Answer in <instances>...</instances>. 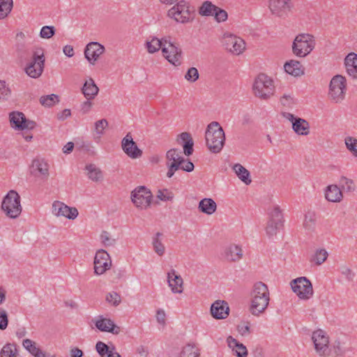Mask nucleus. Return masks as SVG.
Returning <instances> with one entry per match:
<instances>
[{
	"instance_id": "f257e3e1",
	"label": "nucleus",
	"mask_w": 357,
	"mask_h": 357,
	"mask_svg": "<svg viewBox=\"0 0 357 357\" xmlns=\"http://www.w3.org/2000/svg\"><path fill=\"white\" fill-rule=\"evenodd\" d=\"M270 301L268 286L262 282L255 283L250 292V313L259 317L267 309Z\"/></svg>"
},
{
	"instance_id": "f03ea898",
	"label": "nucleus",
	"mask_w": 357,
	"mask_h": 357,
	"mask_svg": "<svg viewBox=\"0 0 357 357\" xmlns=\"http://www.w3.org/2000/svg\"><path fill=\"white\" fill-rule=\"evenodd\" d=\"M206 143L208 149L213 153H218L222 149L225 135L219 123L213 121L207 126L205 133Z\"/></svg>"
},
{
	"instance_id": "7ed1b4c3",
	"label": "nucleus",
	"mask_w": 357,
	"mask_h": 357,
	"mask_svg": "<svg viewBox=\"0 0 357 357\" xmlns=\"http://www.w3.org/2000/svg\"><path fill=\"white\" fill-rule=\"evenodd\" d=\"M315 41L312 35L301 33L296 36L292 45L293 53L299 57H305L314 48Z\"/></svg>"
},
{
	"instance_id": "20e7f679",
	"label": "nucleus",
	"mask_w": 357,
	"mask_h": 357,
	"mask_svg": "<svg viewBox=\"0 0 357 357\" xmlns=\"http://www.w3.org/2000/svg\"><path fill=\"white\" fill-rule=\"evenodd\" d=\"M253 91L255 95L261 99L269 98L275 91L273 79L265 74L259 75L255 79Z\"/></svg>"
},
{
	"instance_id": "39448f33",
	"label": "nucleus",
	"mask_w": 357,
	"mask_h": 357,
	"mask_svg": "<svg viewBox=\"0 0 357 357\" xmlns=\"http://www.w3.org/2000/svg\"><path fill=\"white\" fill-rule=\"evenodd\" d=\"M1 208L10 218H17L22 212L20 197L17 192L10 190L3 198Z\"/></svg>"
},
{
	"instance_id": "423d86ee",
	"label": "nucleus",
	"mask_w": 357,
	"mask_h": 357,
	"mask_svg": "<svg viewBox=\"0 0 357 357\" xmlns=\"http://www.w3.org/2000/svg\"><path fill=\"white\" fill-rule=\"evenodd\" d=\"M346 86V78L341 75H335L329 85V99L335 103L341 102L345 97Z\"/></svg>"
},
{
	"instance_id": "0eeeda50",
	"label": "nucleus",
	"mask_w": 357,
	"mask_h": 357,
	"mask_svg": "<svg viewBox=\"0 0 357 357\" xmlns=\"http://www.w3.org/2000/svg\"><path fill=\"white\" fill-rule=\"evenodd\" d=\"M45 56L43 49L40 47L35 48L33 51L31 61L25 68L26 73L31 77H39L44 69Z\"/></svg>"
},
{
	"instance_id": "6e6552de",
	"label": "nucleus",
	"mask_w": 357,
	"mask_h": 357,
	"mask_svg": "<svg viewBox=\"0 0 357 357\" xmlns=\"http://www.w3.org/2000/svg\"><path fill=\"white\" fill-rule=\"evenodd\" d=\"M131 201L134 205L140 209L148 208L153 199L150 190L145 186H138L131 192Z\"/></svg>"
},
{
	"instance_id": "1a4fd4ad",
	"label": "nucleus",
	"mask_w": 357,
	"mask_h": 357,
	"mask_svg": "<svg viewBox=\"0 0 357 357\" xmlns=\"http://www.w3.org/2000/svg\"><path fill=\"white\" fill-rule=\"evenodd\" d=\"M293 291L303 300H307L313 295L311 282L305 277L298 278L291 282Z\"/></svg>"
},
{
	"instance_id": "9d476101",
	"label": "nucleus",
	"mask_w": 357,
	"mask_h": 357,
	"mask_svg": "<svg viewBox=\"0 0 357 357\" xmlns=\"http://www.w3.org/2000/svg\"><path fill=\"white\" fill-rule=\"evenodd\" d=\"M164 46L162 48V56L172 65L180 66L183 59L181 49L171 41L170 37Z\"/></svg>"
},
{
	"instance_id": "9b49d317",
	"label": "nucleus",
	"mask_w": 357,
	"mask_h": 357,
	"mask_svg": "<svg viewBox=\"0 0 357 357\" xmlns=\"http://www.w3.org/2000/svg\"><path fill=\"white\" fill-rule=\"evenodd\" d=\"M283 215L278 206H274L269 209L268 220L266 227V234L268 236L275 235L278 230L282 226Z\"/></svg>"
},
{
	"instance_id": "f8f14e48",
	"label": "nucleus",
	"mask_w": 357,
	"mask_h": 357,
	"mask_svg": "<svg viewBox=\"0 0 357 357\" xmlns=\"http://www.w3.org/2000/svg\"><path fill=\"white\" fill-rule=\"evenodd\" d=\"M313 341L316 352L320 356H327L330 354L329 340L326 333L322 330H317L312 333Z\"/></svg>"
},
{
	"instance_id": "ddd939ff",
	"label": "nucleus",
	"mask_w": 357,
	"mask_h": 357,
	"mask_svg": "<svg viewBox=\"0 0 357 357\" xmlns=\"http://www.w3.org/2000/svg\"><path fill=\"white\" fill-rule=\"evenodd\" d=\"M223 44L225 48L234 54L239 55L245 49L244 40L232 34H225Z\"/></svg>"
},
{
	"instance_id": "4468645a",
	"label": "nucleus",
	"mask_w": 357,
	"mask_h": 357,
	"mask_svg": "<svg viewBox=\"0 0 357 357\" xmlns=\"http://www.w3.org/2000/svg\"><path fill=\"white\" fill-rule=\"evenodd\" d=\"M112 261L109 254L104 250L97 251L94 258V273L96 275L103 274L109 269Z\"/></svg>"
},
{
	"instance_id": "2eb2a0df",
	"label": "nucleus",
	"mask_w": 357,
	"mask_h": 357,
	"mask_svg": "<svg viewBox=\"0 0 357 357\" xmlns=\"http://www.w3.org/2000/svg\"><path fill=\"white\" fill-rule=\"evenodd\" d=\"M166 158L169 161H172L170 164H167L168 171L167 176L171 178L175 172L179 169L180 166L185 162V159L181 155V152L176 149L169 150L166 153Z\"/></svg>"
},
{
	"instance_id": "dca6fc26",
	"label": "nucleus",
	"mask_w": 357,
	"mask_h": 357,
	"mask_svg": "<svg viewBox=\"0 0 357 357\" xmlns=\"http://www.w3.org/2000/svg\"><path fill=\"white\" fill-rule=\"evenodd\" d=\"M121 148L124 153L130 158L136 159L142 155V151L138 148L135 142L133 141L130 132H128L121 141Z\"/></svg>"
},
{
	"instance_id": "f3484780",
	"label": "nucleus",
	"mask_w": 357,
	"mask_h": 357,
	"mask_svg": "<svg viewBox=\"0 0 357 357\" xmlns=\"http://www.w3.org/2000/svg\"><path fill=\"white\" fill-rule=\"evenodd\" d=\"M292 7L291 0H270L269 1L271 12L280 17H286Z\"/></svg>"
},
{
	"instance_id": "a211bd4d",
	"label": "nucleus",
	"mask_w": 357,
	"mask_h": 357,
	"mask_svg": "<svg viewBox=\"0 0 357 357\" xmlns=\"http://www.w3.org/2000/svg\"><path fill=\"white\" fill-rule=\"evenodd\" d=\"M52 213L56 216H63L70 220L75 219L78 215V211L76 208L70 207L59 201H55L53 203Z\"/></svg>"
},
{
	"instance_id": "6ab92c4d",
	"label": "nucleus",
	"mask_w": 357,
	"mask_h": 357,
	"mask_svg": "<svg viewBox=\"0 0 357 357\" xmlns=\"http://www.w3.org/2000/svg\"><path fill=\"white\" fill-rule=\"evenodd\" d=\"M105 50V47L99 43L91 42L86 46L84 56L91 64L94 65Z\"/></svg>"
},
{
	"instance_id": "aec40b11",
	"label": "nucleus",
	"mask_w": 357,
	"mask_h": 357,
	"mask_svg": "<svg viewBox=\"0 0 357 357\" xmlns=\"http://www.w3.org/2000/svg\"><path fill=\"white\" fill-rule=\"evenodd\" d=\"M228 303L224 301H216L211 307V315L217 319H225L229 315Z\"/></svg>"
},
{
	"instance_id": "412c9836",
	"label": "nucleus",
	"mask_w": 357,
	"mask_h": 357,
	"mask_svg": "<svg viewBox=\"0 0 357 357\" xmlns=\"http://www.w3.org/2000/svg\"><path fill=\"white\" fill-rule=\"evenodd\" d=\"M167 282L173 293L181 294L183 292V279L181 275L176 274L174 270H172L167 273Z\"/></svg>"
},
{
	"instance_id": "4be33fe9",
	"label": "nucleus",
	"mask_w": 357,
	"mask_h": 357,
	"mask_svg": "<svg viewBox=\"0 0 357 357\" xmlns=\"http://www.w3.org/2000/svg\"><path fill=\"white\" fill-rule=\"evenodd\" d=\"M96 349L100 357H120L114 344L108 345L103 342L98 341L96 344Z\"/></svg>"
},
{
	"instance_id": "5701e85b",
	"label": "nucleus",
	"mask_w": 357,
	"mask_h": 357,
	"mask_svg": "<svg viewBox=\"0 0 357 357\" xmlns=\"http://www.w3.org/2000/svg\"><path fill=\"white\" fill-rule=\"evenodd\" d=\"M96 326L101 331L109 332L114 335H118L121 331L120 327L109 319L102 318L98 320Z\"/></svg>"
},
{
	"instance_id": "b1692460",
	"label": "nucleus",
	"mask_w": 357,
	"mask_h": 357,
	"mask_svg": "<svg viewBox=\"0 0 357 357\" xmlns=\"http://www.w3.org/2000/svg\"><path fill=\"white\" fill-rule=\"evenodd\" d=\"M344 66L347 74L354 79H357V54L351 52L344 59Z\"/></svg>"
},
{
	"instance_id": "393cba45",
	"label": "nucleus",
	"mask_w": 357,
	"mask_h": 357,
	"mask_svg": "<svg viewBox=\"0 0 357 357\" xmlns=\"http://www.w3.org/2000/svg\"><path fill=\"white\" fill-rule=\"evenodd\" d=\"M325 198L331 202H340L343 199L342 190L337 185H329L325 190Z\"/></svg>"
},
{
	"instance_id": "a878e982",
	"label": "nucleus",
	"mask_w": 357,
	"mask_h": 357,
	"mask_svg": "<svg viewBox=\"0 0 357 357\" xmlns=\"http://www.w3.org/2000/svg\"><path fill=\"white\" fill-rule=\"evenodd\" d=\"M169 36H166L159 39L155 36L149 37V40L146 42V47L147 51L153 54L158 52L160 49L164 47V45L167 44V41Z\"/></svg>"
},
{
	"instance_id": "bb28decb",
	"label": "nucleus",
	"mask_w": 357,
	"mask_h": 357,
	"mask_svg": "<svg viewBox=\"0 0 357 357\" xmlns=\"http://www.w3.org/2000/svg\"><path fill=\"white\" fill-rule=\"evenodd\" d=\"M285 71L295 77L304 74V68L301 62L296 60H290L284 66Z\"/></svg>"
},
{
	"instance_id": "cd10ccee",
	"label": "nucleus",
	"mask_w": 357,
	"mask_h": 357,
	"mask_svg": "<svg viewBox=\"0 0 357 357\" xmlns=\"http://www.w3.org/2000/svg\"><path fill=\"white\" fill-rule=\"evenodd\" d=\"M32 167L34 170L38 171L39 176L43 179H47L49 176V165L42 158H36L32 162Z\"/></svg>"
},
{
	"instance_id": "c85d7f7f",
	"label": "nucleus",
	"mask_w": 357,
	"mask_h": 357,
	"mask_svg": "<svg viewBox=\"0 0 357 357\" xmlns=\"http://www.w3.org/2000/svg\"><path fill=\"white\" fill-rule=\"evenodd\" d=\"M228 346L235 352L237 357H247L248 350L245 346L231 336L227 337Z\"/></svg>"
},
{
	"instance_id": "c756f323",
	"label": "nucleus",
	"mask_w": 357,
	"mask_h": 357,
	"mask_svg": "<svg viewBox=\"0 0 357 357\" xmlns=\"http://www.w3.org/2000/svg\"><path fill=\"white\" fill-rule=\"evenodd\" d=\"M82 90L85 98L88 100L93 99L99 91L98 87L91 77L85 82Z\"/></svg>"
},
{
	"instance_id": "7c9ffc66",
	"label": "nucleus",
	"mask_w": 357,
	"mask_h": 357,
	"mask_svg": "<svg viewBox=\"0 0 357 357\" xmlns=\"http://www.w3.org/2000/svg\"><path fill=\"white\" fill-rule=\"evenodd\" d=\"M168 16L174 18L177 22L186 23L191 18V12L190 10H175L169 9Z\"/></svg>"
},
{
	"instance_id": "2f4dec72",
	"label": "nucleus",
	"mask_w": 357,
	"mask_h": 357,
	"mask_svg": "<svg viewBox=\"0 0 357 357\" xmlns=\"http://www.w3.org/2000/svg\"><path fill=\"white\" fill-rule=\"evenodd\" d=\"M242 257V249L236 245H230L225 249V257L229 261H239Z\"/></svg>"
},
{
	"instance_id": "473e14b6",
	"label": "nucleus",
	"mask_w": 357,
	"mask_h": 357,
	"mask_svg": "<svg viewBox=\"0 0 357 357\" xmlns=\"http://www.w3.org/2000/svg\"><path fill=\"white\" fill-rule=\"evenodd\" d=\"M292 128L298 135H307L310 133V124L304 119L297 118L295 122H293Z\"/></svg>"
},
{
	"instance_id": "72a5a7b5",
	"label": "nucleus",
	"mask_w": 357,
	"mask_h": 357,
	"mask_svg": "<svg viewBox=\"0 0 357 357\" xmlns=\"http://www.w3.org/2000/svg\"><path fill=\"white\" fill-rule=\"evenodd\" d=\"M199 211L207 215L213 214L217 208L216 203L211 198H204L199 202Z\"/></svg>"
},
{
	"instance_id": "f704fd0d",
	"label": "nucleus",
	"mask_w": 357,
	"mask_h": 357,
	"mask_svg": "<svg viewBox=\"0 0 357 357\" xmlns=\"http://www.w3.org/2000/svg\"><path fill=\"white\" fill-rule=\"evenodd\" d=\"M178 137L181 140L184 142L183 147L185 155L190 156L193 153L194 146V142L191 135L188 132H184L180 134Z\"/></svg>"
},
{
	"instance_id": "c9c22d12",
	"label": "nucleus",
	"mask_w": 357,
	"mask_h": 357,
	"mask_svg": "<svg viewBox=\"0 0 357 357\" xmlns=\"http://www.w3.org/2000/svg\"><path fill=\"white\" fill-rule=\"evenodd\" d=\"M87 176L89 179L94 182H99L102 180L103 174L101 169L94 164H89L86 166Z\"/></svg>"
},
{
	"instance_id": "e433bc0d",
	"label": "nucleus",
	"mask_w": 357,
	"mask_h": 357,
	"mask_svg": "<svg viewBox=\"0 0 357 357\" xmlns=\"http://www.w3.org/2000/svg\"><path fill=\"white\" fill-rule=\"evenodd\" d=\"M233 169L234 170L236 174L238 176V178L241 179L246 185H249L252 182L249 171L246 169L243 165L238 163L235 164L233 167Z\"/></svg>"
},
{
	"instance_id": "4c0bfd02",
	"label": "nucleus",
	"mask_w": 357,
	"mask_h": 357,
	"mask_svg": "<svg viewBox=\"0 0 357 357\" xmlns=\"http://www.w3.org/2000/svg\"><path fill=\"white\" fill-rule=\"evenodd\" d=\"M22 344L34 357H45V354L36 347L35 342L26 339L23 340Z\"/></svg>"
},
{
	"instance_id": "58836bf2",
	"label": "nucleus",
	"mask_w": 357,
	"mask_h": 357,
	"mask_svg": "<svg viewBox=\"0 0 357 357\" xmlns=\"http://www.w3.org/2000/svg\"><path fill=\"white\" fill-rule=\"evenodd\" d=\"M317 222V215L315 212L308 211L305 214L303 226L307 231H314Z\"/></svg>"
},
{
	"instance_id": "ea45409f",
	"label": "nucleus",
	"mask_w": 357,
	"mask_h": 357,
	"mask_svg": "<svg viewBox=\"0 0 357 357\" xmlns=\"http://www.w3.org/2000/svg\"><path fill=\"white\" fill-rule=\"evenodd\" d=\"M178 357H200V350L195 344H188L182 348Z\"/></svg>"
},
{
	"instance_id": "a19ab883",
	"label": "nucleus",
	"mask_w": 357,
	"mask_h": 357,
	"mask_svg": "<svg viewBox=\"0 0 357 357\" xmlns=\"http://www.w3.org/2000/svg\"><path fill=\"white\" fill-rule=\"evenodd\" d=\"M9 118L12 126L17 130H20L25 118L24 114L20 112H13L10 114Z\"/></svg>"
},
{
	"instance_id": "79ce46f5",
	"label": "nucleus",
	"mask_w": 357,
	"mask_h": 357,
	"mask_svg": "<svg viewBox=\"0 0 357 357\" xmlns=\"http://www.w3.org/2000/svg\"><path fill=\"white\" fill-rule=\"evenodd\" d=\"M216 6L209 1H204L199 10V13L202 16H213Z\"/></svg>"
},
{
	"instance_id": "37998d69",
	"label": "nucleus",
	"mask_w": 357,
	"mask_h": 357,
	"mask_svg": "<svg viewBox=\"0 0 357 357\" xmlns=\"http://www.w3.org/2000/svg\"><path fill=\"white\" fill-rule=\"evenodd\" d=\"M13 0H0V20L6 18L13 8Z\"/></svg>"
},
{
	"instance_id": "c03bdc74",
	"label": "nucleus",
	"mask_w": 357,
	"mask_h": 357,
	"mask_svg": "<svg viewBox=\"0 0 357 357\" xmlns=\"http://www.w3.org/2000/svg\"><path fill=\"white\" fill-rule=\"evenodd\" d=\"M328 256V254L325 249H318L310 261L314 262L317 265H321L326 260Z\"/></svg>"
},
{
	"instance_id": "a18cd8bd",
	"label": "nucleus",
	"mask_w": 357,
	"mask_h": 357,
	"mask_svg": "<svg viewBox=\"0 0 357 357\" xmlns=\"http://www.w3.org/2000/svg\"><path fill=\"white\" fill-rule=\"evenodd\" d=\"M162 233L157 232L153 239V246L154 251L159 255L162 256L164 255L165 248L159 238L162 236Z\"/></svg>"
},
{
	"instance_id": "49530a36",
	"label": "nucleus",
	"mask_w": 357,
	"mask_h": 357,
	"mask_svg": "<svg viewBox=\"0 0 357 357\" xmlns=\"http://www.w3.org/2000/svg\"><path fill=\"white\" fill-rule=\"evenodd\" d=\"M17 348L14 344H6L0 352V357H16Z\"/></svg>"
},
{
	"instance_id": "de8ad7c7",
	"label": "nucleus",
	"mask_w": 357,
	"mask_h": 357,
	"mask_svg": "<svg viewBox=\"0 0 357 357\" xmlns=\"http://www.w3.org/2000/svg\"><path fill=\"white\" fill-rule=\"evenodd\" d=\"M340 185L342 190L346 192H354L355 190V184L352 179L346 176H341L340 179Z\"/></svg>"
},
{
	"instance_id": "09e8293b",
	"label": "nucleus",
	"mask_w": 357,
	"mask_h": 357,
	"mask_svg": "<svg viewBox=\"0 0 357 357\" xmlns=\"http://www.w3.org/2000/svg\"><path fill=\"white\" fill-rule=\"evenodd\" d=\"M344 143L349 151L355 157H357V139L348 136L344 139Z\"/></svg>"
},
{
	"instance_id": "8fccbe9b",
	"label": "nucleus",
	"mask_w": 357,
	"mask_h": 357,
	"mask_svg": "<svg viewBox=\"0 0 357 357\" xmlns=\"http://www.w3.org/2000/svg\"><path fill=\"white\" fill-rule=\"evenodd\" d=\"M156 197L163 202L170 201L174 199V193L167 188L159 189L156 192Z\"/></svg>"
},
{
	"instance_id": "3c124183",
	"label": "nucleus",
	"mask_w": 357,
	"mask_h": 357,
	"mask_svg": "<svg viewBox=\"0 0 357 357\" xmlns=\"http://www.w3.org/2000/svg\"><path fill=\"white\" fill-rule=\"evenodd\" d=\"M59 102V97L55 94H51L40 97V103L45 107H52Z\"/></svg>"
},
{
	"instance_id": "603ef678",
	"label": "nucleus",
	"mask_w": 357,
	"mask_h": 357,
	"mask_svg": "<svg viewBox=\"0 0 357 357\" xmlns=\"http://www.w3.org/2000/svg\"><path fill=\"white\" fill-rule=\"evenodd\" d=\"M100 241L104 246H112L116 243V239L113 238L111 234L107 231H103L100 234Z\"/></svg>"
},
{
	"instance_id": "864d4df0",
	"label": "nucleus",
	"mask_w": 357,
	"mask_h": 357,
	"mask_svg": "<svg viewBox=\"0 0 357 357\" xmlns=\"http://www.w3.org/2000/svg\"><path fill=\"white\" fill-rule=\"evenodd\" d=\"M213 16L215 17V20L218 22H225L227 20L228 15L225 10L216 6L215 10L214 12Z\"/></svg>"
},
{
	"instance_id": "5fc2aeb1",
	"label": "nucleus",
	"mask_w": 357,
	"mask_h": 357,
	"mask_svg": "<svg viewBox=\"0 0 357 357\" xmlns=\"http://www.w3.org/2000/svg\"><path fill=\"white\" fill-rule=\"evenodd\" d=\"M55 34V29L53 26H45L40 32V36L43 38L49 39Z\"/></svg>"
},
{
	"instance_id": "6e6d98bb",
	"label": "nucleus",
	"mask_w": 357,
	"mask_h": 357,
	"mask_svg": "<svg viewBox=\"0 0 357 357\" xmlns=\"http://www.w3.org/2000/svg\"><path fill=\"white\" fill-rule=\"evenodd\" d=\"M185 78L191 82L197 81L199 79V73L197 69L194 67L190 68L185 75Z\"/></svg>"
},
{
	"instance_id": "4d7b16f0",
	"label": "nucleus",
	"mask_w": 357,
	"mask_h": 357,
	"mask_svg": "<svg viewBox=\"0 0 357 357\" xmlns=\"http://www.w3.org/2000/svg\"><path fill=\"white\" fill-rule=\"evenodd\" d=\"M106 301L114 306H117L121 303V296L116 292L112 291L107 294Z\"/></svg>"
},
{
	"instance_id": "13d9d810",
	"label": "nucleus",
	"mask_w": 357,
	"mask_h": 357,
	"mask_svg": "<svg viewBox=\"0 0 357 357\" xmlns=\"http://www.w3.org/2000/svg\"><path fill=\"white\" fill-rule=\"evenodd\" d=\"M108 126V122L106 119H102L97 121L95 123V131L96 134L100 136L103 135L105 128Z\"/></svg>"
},
{
	"instance_id": "bf43d9fd",
	"label": "nucleus",
	"mask_w": 357,
	"mask_h": 357,
	"mask_svg": "<svg viewBox=\"0 0 357 357\" xmlns=\"http://www.w3.org/2000/svg\"><path fill=\"white\" fill-rule=\"evenodd\" d=\"M237 329L238 333L243 336L248 335L251 333L250 324L249 322H244L241 323V324H238L237 326Z\"/></svg>"
},
{
	"instance_id": "052dcab7",
	"label": "nucleus",
	"mask_w": 357,
	"mask_h": 357,
	"mask_svg": "<svg viewBox=\"0 0 357 357\" xmlns=\"http://www.w3.org/2000/svg\"><path fill=\"white\" fill-rule=\"evenodd\" d=\"M8 324V319L7 313L5 310L0 311V329L5 330Z\"/></svg>"
},
{
	"instance_id": "680f3d73",
	"label": "nucleus",
	"mask_w": 357,
	"mask_h": 357,
	"mask_svg": "<svg viewBox=\"0 0 357 357\" xmlns=\"http://www.w3.org/2000/svg\"><path fill=\"white\" fill-rule=\"evenodd\" d=\"M341 273L343 275L348 281H352L355 276L353 271L347 266H343L341 269Z\"/></svg>"
},
{
	"instance_id": "e2e57ef3",
	"label": "nucleus",
	"mask_w": 357,
	"mask_h": 357,
	"mask_svg": "<svg viewBox=\"0 0 357 357\" xmlns=\"http://www.w3.org/2000/svg\"><path fill=\"white\" fill-rule=\"evenodd\" d=\"M22 123L23 124H22V126L20 130H24V129L32 130L36 126V123L35 121L29 120V119H26V117L24 118Z\"/></svg>"
},
{
	"instance_id": "0e129e2a",
	"label": "nucleus",
	"mask_w": 357,
	"mask_h": 357,
	"mask_svg": "<svg viewBox=\"0 0 357 357\" xmlns=\"http://www.w3.org/2000/svg\"><path fill=\"white\" fill-rule=\"evenodd\" d=\"M194 167V164L192 162L185 160V162H183V165L180 166L179 169L188 172H190L193 171Z\"/></svg>"
},
{
	"instance_id": "69168bd1",
	"label": "nucleus",
	"mask_w": 357,
	"mask_h": 357,
	"mask_svg": "<svg viewBox=\"0 0 357 357\" xmlns=\"http://www.w3.org/2000/svg\"><path fill=\"white\" fill-rule=\"evenodd\" d=\"M10 91L6 86V82L4 81L0 80V98L6 96L10 94Z\"/></svg>"
},
{
	"instance_id": "338daca9",
	"label": "nucleus",
	"mask_w": 357,
	"mask_h": 357,
	"mask_svg": "<svg viewBox=\"0 0 357 357\" xmlns=\"http://www.w3.org/2000/svg\"><path fill=\"white\" fill-rule=\"evenodd\" d=\"M165 312L163 310L159 309L156 312V319L160 324L164 325L165 324Z\"/></svg>"
},
{
	"instance_id": "774afa93",
	"label": "nucleus",
	"mask_w": 357,
	"mask_h": 357,
	"mask_svg": "<svg viewBox=\"0 0 357 357\" xmlns=\"http://www.w3.org/2000/svg\"><path fill=\"white\" fill-rule=\"evenodd\" d=\"M91 107L92 102L90 101V100L87 99V100L84 101L81 105V111L83 114H86L90 111Z\"/></svg>"
}]
</instances>
